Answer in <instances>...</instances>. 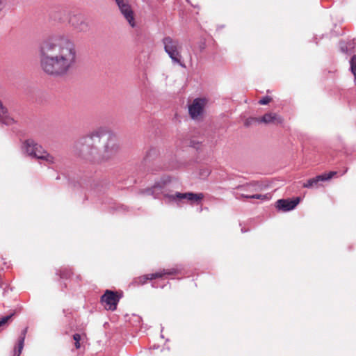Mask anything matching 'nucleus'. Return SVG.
Segmentation results:
<instances>
[{"instance_id":"ddd939ff","label":"nucleus","mask_w":356,"mask_h":356,"mask_svg":"<svg viewBox=\"0 0 356 356\" xmlns=\"http://www.w3.org/2000/svg\"><path fill=\"white\" fill-rule=\"evenodd\" d=\"M258 122L264 124H280L284 120L282 116L276 113L269 112L264 115L261 118L257 119Z\"/></svg>"},{"instance_id":"4468645a","label":"nucleus","mask_w":356,"mask_h":356,"mask_svg":"<svg viewBox=\"0 0 356 356\" xmlns=\"http://www.w3.org/2000/svg\"><path fill=\"white\" fill-rule=\"evenodd\" d=\"M26 333V329H24L21 333V337L18 341L17 348L15 349L13 356H20L22 349L24 348Z\"/></svg>"},{"instance_id":"6ab92c4d","label":"nucleus","mask_w":356,"mask_h":356,"mask_svg":"<svg viewBox=\"0 0 356 356\" xmlns=\"http://www.w3.org/2000/svg\"><path fill=\"white\" fill-rule=\"evenodd\" d=\"M73 339L75 341H79L81 339V336L79 334H75L73 336Z\"/></svg>"},{"instance_id":"f8f14e48","label":"nucleus","mask_w":356,"mask_h":356,"mask_svg":"<svg viewBox=\"0 0 356 356\" xmlns=\"http://www.w3.org/2000/svg\"><path fill=\"white\" fill-rule=\"evenodd\" d=\"M335 174H336V172H330L328 174L318 175L314 178L307 180V182L303 184L302 186L304 188H318L319 186L320 181L329 180Z\"/></svg>"},{"instance_id":"a211bd4d","label":"nucleus","mask_w":356,"mask_h":356,"mask_svg":"<svg viewBox=\"0 0 356 356\" xmlns=\"http://www.w3.org/2000/svg\"><path fill=\"white\" fill-rule=\"evenodd\" d=\"M70 270L65 268L63 271H61L60 275L62 278H67L70 276Z\"/></svg>"},{"instance_id":"423d86ee","label":"nucleus","mask_w":356,"mask_h":356,"mask_svg":"<svg viewBox=\"0 0 356 356\" xmlns=\"http://www.w3.org/2000/svg\"><path fill=\"white\" fill-rule=\"evenodd\" d=\"M208 104L206 98H195L188 105V113L192 119L198 120L204 115L205 108Z\"/></svg>"},{"instance_id":"9b49d317","label":"nucleus","mask_w":356,"mask_h":356,"mask_svg":"<svg viewBox=\"0 0 356 356\" xmlns=\"http://www.w3.org/2000/svg\"><path fill=\"white\" fill-rule=\"evenodd\" d=\"M300 201V197H296L293 200L280 199L276 202V207L278 210L284 212L289 211L294 209Z\"/></svg>"},{"instance_id":"9d476101","label":"nucleus","mask_w":356,"mask_h":356,"mask_svg":"<svg viewBox=\"0 0 356 356\" xmlns=\"http://www.w3.org/2000/svg\"><path fill=\"white\" fill-rule=\"evenodd\" d=\"M70 23L73 28L80 33H87L90 29L88 20L81 15L73 16L70 19Z\"/></svg>"},{"instance_id":"4be33fe9","label":"nucleus","mask_w":356,"mask_h":356,"mask_svg":"<svg viewBox=\"0 0 356 356\" xmlns=\"http://www.w3.org/2000/svg\"><path fill=\"white\" fill-rule=\"evenodd\" d=\"M75 346H76V348H77V349L80 348L79 341H75Z\"/></svg>"},{"instance_id":"7ed1b4c3","label":"nucleus","mask_w":356,"mask_h":356,"mask_svg":"<svg viewBox=\"0 0 356 356\" xmlns=\"http://www.w3.org/2000/svg\"><path fill=\"white\" fill-rule=\"evenodd\" d=\"M169 179L162 180L161 182L156 183L152 188L146 190V193L148 195H152L154 197H158L160 193H163V196L167 199L168 202H175L178 206H180L182 203H189L191 204H199L200 202L204 198L203 193H194L191 192L188 193H179L175 192L174 193H168L163 191V186L168 182Z\"/></svg>"},{"instance_id":"dca6fc26","label":"nucleus","mask_w":356,"mask_h":356,"mask_svg":"<svg viewBox=\"0 0 356 356\" xmlns=\"http://www.w3.org/2000/svg\"><path fill=\"white\" fill-rule=\"evenodd\" d=\"M271 101V98L269 97H264L259 101V103L261 105H266Z\"/></svg>"},{"instance_id":"f257e3e1","label":"nucleus","mask_w":356,"mask_h":356,"mask_svg":"<svg viewBox=\"0 0 356 356\" xmlns=\"http://www.w3.org/2000/svg\"><path fill=\"white\" fill-rule=\"evenodd\" d=\"M39 55L42 70L55 77L67 75L76 62L75 44L64 35H54L44 40L40 44Z\"/></svg>"},{"instance_id":"aec40b11","label":"nucleus","mask_w":356,"mask_h":356,"mask_svg":"<svg viewBox=\"0 0 356 356\" xmlns=\"http://www.w3.org/2000/svg\"><path fill=\"white\" fill-rule=\"evenodd\" d=\"M6 0H0V12L3 10L5 6Z\"/></svg>"},{"instance_id":"5701e85b","label":"nucleus","mask_w":356,"mask_h":356,"mask_svg":"<svg viewBox=\"0 0 356 356\" xmlns=\"http://www.w3.org/2000/svg\"><path fill=\"white\" fill-rule=\"evenodd\" d=\"M247 187H256V185L255 184H254V185L250 184V185H248Z\"/></svg>"},{"instance_id":"0eeeda50","label":"nucleus","mask_w":356,"mask_h":356,"mask_svg":"<svg viewBox=\"0 0 356 356\" xmlns=\"http://www.w3.org/2000/svg\"><path fill=\"white\" fill-rule=\"evenodd\" d=\"M117 3L121 14L123 15L127 23L134 28L136 26L135 20V15L131 6L129 4L127 0H115Z\"/></svg>"},{"instance_id":"f3484780","label":"nucleus","mask_w":356,"mask_h":356,"mask_svg":"<svg viewBox=\"0 0 356 356\" xmlns=\"http://www.w3.org/2000/svg\"><path fill=\"white\" fill-rule=\"evenodd\" d=\"M12 315L4 316L0 318V327L4 325L8 320L11 318Z\"/></svg>"},{"instance_id":"39448f33","label":"nucleus","mask_w":356,"mask_h":356,"mask_svg":"<svg viewBox=\"0 0 356 356\" xmlns=\"http://www.w3.org/2000/svg\"><path fill=\"white\" fill-rule=\"evenodd\" d=\"M162 43L164 46L165 51L170 58L172 63L185 67L186 66L182 61L181 56L182 44L179 41L170 36H166L162 40Z\"/></svg>"},{"instance_id":"412c9836","label":"nucleus","mask_w":356,"mask_h":356,"mask_svg":"<svg viewBox=\"0 0 356 356\" xmlns=\"http://www.w3.org/2000/svg\"><path fill=\"white\" fill-rule=\"evenodd\" d=\"M210 173V171L209 170H206L202 174V177H207Z\"/></svg>"},{"instance_id":"2eb2a0df","label":"nucleus","mask_w":356,"mask_h":356,"mask_svg":"<svg viewBox=\"0 0 356 356\" xmlns=\"http://www.w3.org/2000/svg\"><path fill=\"white\" fill-rule=\"evenodd\" d=\"M241 196L243 197L247 198V199H257L261 200H266L269 199V196L266 195H261V194H253V195H245L244 193L241 194Z\"/></svg>"},{"instance_id":"6e6552de","label":"nucleus","mask_w":356,"mask_h":356,"mask_svg":"<svg viewBox=\"0 0 356 356\" xmlns=\"http://www.w3.org/2000/svg\"><path fill=\"white\" fill-rule=\"evenodd\" d=\"M180 269L173 268L170 269H163L154 273L147 274L138 278V282L143 284L149 280L163 278L165 275H172L177 274Z\"/></svg>"},{"instance_id":"20e7f679","label":"nucleus","mask_w":356,"mask_h":356,"mask_svg":"<svg viewBox=\"0 0 356 356\" xmlns=\"http://www.w3.org/2000/svg\"><path fill=\"white\" fill-rule=\"evenodd\" d=\"M22 150L26 156L45 161L48 165H54L58 159L49 154L44 147L33 139L26 140L22 145Z\"/></svg>"},{"instance_id":"1a4fd4ad","label":"nucleus","mask_w":356,"mask_h":356,"mask_svg":"<svg viewBox=\"0 0 356 356\" xmlns=\"http://www.w3.org/2000/svg\"><path fill=\"white\" fill-rule=\"evenodd\" d=\"M101 301L106 309L114 311L116 309L119 298L113 291L106 290L102 296Z\"/></svg>"},{"instance_id":"f03ea898","label":"nucleus","mask_w":356,"mask_h":356,"mask_svg":"<svg viewBox=\"0 0 356 356\" xmlns=\"http://www.w3.org/2000/svg\"><path fill=\"white\" fill-rule=\"evenodd\" d=\"M120 149L115 136L102 127L80 138L74 145V150L79 156L97 162L113 158Z\"/></svg>"}]
</instances>
